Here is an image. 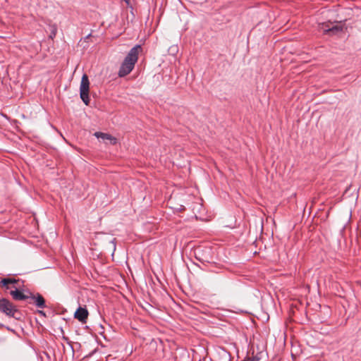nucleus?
Listing matches in <instances>:
<instances>
[{
  "mask_svg": "<svg viewBox=\"0 0 361 361\" xmlns=\"http://www.w3.org/2000/svg\"><path fill=\"white\" fill-rule=\"evenodd\" d=\"M37 313H38L39 315H42V316H43V317H46V314H45V312H44V311H42V310H38V311H37Z\"/></svg>",
  "mask_w": 361,
  "mask_h": 361,
  "instance_id": "10",
  "label": "nucleus"
},
{
  "mask_svg": "<svg viewBox=\"0 0 361 361\" xmlns=\"http://www.w3.org/2000/svg\"><path fill=\"white\" fill-rule=\"evenodd\" d=\"M142 50V47L140 44H137L129 51L120 67L118 71L119 77H125L133 70L137 61L139 54Z\"/></svg>",
  "mask_w": 361,
  "mask_h": 361,
  "instance_id": "1",
  "label": "nucleus"
},
{
  "mask_svg": "<svg viewBox=\"0 0 361 361\" xmlns=\"http://www.w3.org/2000/svg\"><path fill=\"white\" fill-rule=\"evenodd\" d=\"M55 35H56V30H54V31H52L51 35V36H50V37L52 38V37H54Z\"/></svg>",
  "mask_w": 361,
  "mask_h": 361,
  "instance_id": "12",
  "label": "nucleus"
},
{
  "mask_svg": "<svg viewBox=\"0 0 361 361\" xmlns=\"http://www.w3.org/2000/svg\"><path fill=\"white\" fill-rule=\"evenodd\" d=\"M319 29L324 33L329 35H336L338 32V25L337 22L335 24L331 23H325L319 25Z\"/></svg>",
  "mask_w": 361,
  "mask_h": 361,
  "instance_id": "4",
  "label": "nucleus"
},
{
  "mask_svg": "<svg viewBox=\"0 0 361 361\" xmlns=\"http://www.w3.org/2000/svg\"><path fill=\"white\" fill-rule=\"evenodd\" d=\"M0 312L18 320L21 318V313L16 306L6 298L0 299Z\"/></svg>",
  "mask_w": 361,
  "mask_h": 361,
  "instance_id": "2",
  "label": "nucleus"
},
{
  "mask_svg": "<svg viewBox=\"0 0 361 361\" xmlns=\"http://www.w3.org/2000/svg\"><path fill=\"white\" fill-rule=\"evenodd\" d=\"M94 136L97 138H100L103 140H109L111 145L116 144L117 140L116 137L111 136L110 134L104 133L102 132H96Z\"/></svg>",
  "mask_w": 361,
  "mask_h": 361,
  "instance_id": "8",
  "label": "nucleus"
},
{
  "mask_svg": "<svg viewBox=\"0 0 361 361\" xmlns=\"http://www.w3.org/2000/svg\"><path fill=\"white\" fill-rule=\"evenodd\" d=\"M88 315L89 313L85 307H79L75 312L74 317L82 324H85L87 322Z\"/></svg>",
  "mask_w": 361,
  "mask_h": 361,
  "instance_id": "7",
  "label": "nucleus"
},
{
  "mask_svg": "<svg viewBox=\"0 0 361 361\" xmlns=\"http://www.w3.org/2000/svg\"><path fill=\"white\" fill-rule=\"evenodd\" d=\"M14 290L10 291V294L12 296L13 299L15 300H25L29 299V292L27 291V293H23L22 290H19L16 286H13Z\"/></svg>",
  "mask_w": 361,
  "mask_h": 361,
  "instance_id": "6",
  "label": "nucleus"
},
{
  "mask_svg": "<svg viewBox=\"0 0 361 361\" xmlns=\"http://www.w3.org/2000/svg\"><path fill=\"white\" fill-rule=\"evenodd\" d=\"M19 281H20L19 279H13V278H4V279L1 280L0 285L1 286L6 287L7 289H8L9 288V286H8L9 284L18 283Z\"/></svg>",
  "mask_w": 361,
  "mask_h": 361,
  "instance_id": "9",
  "label": "nucleus"
},
{
  "mask_svg": "<svg viewBox=\"0 0 361 361\" xmlns=\"http://www.w3.org/2000/svg\"><path fill=\"white\" fill-rule=\"evenodd\" d=\"M29 299H31L33 301L32 303H34L39 308L43 309L47 307L44 298L41 294L38 293L34 294L31 292H29Z\"/></svg>",
  "mask_w": 361,
  "mask_h": 361,
  "instance_id": "5",
  "label": "nucleus"
},
{
  "mask_svg": "<svg viewBox=\"0 0 361 361\" xmlns=\"http://www.w3.org/2000/svg\"><path fill=\"white\" fill-rule=\"evenodd\" d=\"M341 21L340 20V25H339V27H340V35L341 34V32H342V25H341ZM340 37H341V36L340 35Z\"/></svg>",
  "mask_w": 361,
  "mask_h": 361,
  "instance_id": "11",
  "label": "nucleus"
},
{
  "mask_svg": "<svg viewBox=\"0 0 361 361\" xmlns=\"http://www.w3.org/2000/svg\"><path fill=\"white\" fill-rule=\"evenodd\" d=\"M89 90H90L89 78L86 74H84L81 79L80 87V94L81 99L86 105H88L90 103Z\"/></svg>",
  "mask_w": 361,
  "mask_h": 361,
  "instance_id": "3",
  "label": "nucleus"
}]
</instances>
